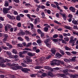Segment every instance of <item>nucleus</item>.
<instances>
[{
	"mask_svg": "<svg viewBox=\"0 0 78 78\" xmlns=\"http://www.w3.org/2000/svg\"><path fill=\"white\" fill-rule=\"evenodd\" d=\"M18 64L13 63L12 64V66H13L14 67H12L11 69L13 70H16L18 69H21L22 67L20 66H18Z\"/></svg>",
	"mask_w": 78,
	"mask_h": 78,
	"instance_id": "f257e3e1",
	"label": "nucleus"
},
{
	"mask_svg": "<svg viewBox=\"0 0 78 78\" xmlns=\"http://www.w3.org/2000/svg\"><path fill=\"white\" fill-rule=\"evenodd\" d=\"M60 62L59 60H58L57 59H54L52 61V63H51V66H55L56 65L57 66H60Z\"/></svg>",
	"mask_w": 78,
	"mask_h": 78,
	"instance_id": "f03ea898",
	"label": "nucleus"
},
{
	"mask_svg": "<svg viewBox=\"0 0 78 78\" xmlns=\"http://www.w3.org/2000/svg\"><path fill=\"white\" fill-rule=\"evenodd\" d=\"M10 62L11 61L10 60H8L7 59H4L2 58L0 61V66H1V67H4L5 66V64H3V63H5V62Z\"/></svg>",
	"mask_w": 78,
	"mask_h": 78,
	"instance_id": "7ed1b4c3",
	"label": "nucleus"
},
{
	"mask_svg": "<svg viewBox=\"0 0 78 78\" xmlns=\"http://www.w3.org/2000/svg\"><path fill=\"white\" fill-rule=\"evenodd\" d=\"M27 51H24L23 52H20L19 53V55L21 58H24L25 56L22 55H23L24 54L27 53Z\"/></svg>",
	"mask_w": 78,
	"mask_h": 78,
	"instance_id": "20e7f679",
	"label": "nucleus"
},
{
	"mask_svg": "<svg viewBox=\"0 0 78 78\" xmlns=\"http://www.w3.org/2000/svg\"><path fill=\"white\" fill-rule=\"evenodd\" d=\"M20 33L18 34L19 36H25V34L23 30H20Z\"/></svg>",
	"mask_w": 78,
	"mask_h": 78,
	"instance_id": "39448f33",
	"label": "nucleus"
},
{
	"mask_svg": "<svg viewBox=\"0 0 78 78\" xmlns=\"http://www.w3.org/2000/svg\"><path fill=\"white\" fill-rule=\"evenodd\" d=\"M26 59L27 60H24L23 62H25V63H26V64H29V63L30 62V57L29 56H27Z\"/></svg>",
	"mask_w": 78,
	"mask_h": 78,
	"instance_id": "423d86ee",
	"label": "nucleus"
},
{
	"mask_svg": "<svg viewBox=\"0 0 78 78\" xmlns=\"http://www.w3.org/2000/svg\"><path fill=\"white\" fill-rule=\"evenodd\" d=\"M60 15L62 16L64 20H66V19L67 18L66 14L65 13H60Z\"/></svg>",
	"mask_w": 78,
	"mask_h": 78,
	"instance_id": "0eeeda50",
	"label": "nucleus"
},
{
	"mask_svg": "<svg viewBox=\"0 0 78 78\" xmlns=\"http://www.w3.org/2000/svg\"><path fill=\"white\" fill-rule=\"evenodd\" d=\"M55 57L56 58H60L62 57V55L59 53H57L55 54Z\"/></svg>",
	"mask_w": 78,
	"mask_h": 78,
	"instance_id": "6e6552de",
	"label": "nucleus"
},
{
	"mask_svg": "<svg viewBox=\"0 0 78 78\" xmlns=\"http://www.w3.org/2000/svg\"><path fill=\"white\" fill-rule=\"evenodd\" d=\"M22 71L24 73H27L28 71H30V70L29 69H27V68H24L22 69H21Z\"/></svg>",
	"mask_w": 78,
	"mask_h": 78,
	"instance_id": "1a4fd4ad",
	"label": "nucleus"
},
{
	"mask_svg": "<svg viewBox=\"0 0 78 78\" xmlns=\"http://www.w3.org/2000/svg\"><path fill=\"white\" fill-rule=\"evenodd\" d=\"M69 44H71L72 46H74L75 45V41L74 40H70L69 41Z\"/></svg>",
	"mask_w": 78,
	"mask_h": 78,
	"instance_id": "9d476101",
	"label": "nucleus"
},
{
	"mask_svg": "<svg viewBox=\"0 0 78 78\" xmlns=\"http://www.w3.org/2000/svg\"><path fill=\"white\" fill-rule=\"evenodd\" d=\"M9 11L8 10V9L7 8H4L3 9V12L4 13V14H6L8 13V11Z\"/></svg>",
	"mask_w": 78,
	"mask_h": 78,
	"instance_id": "9b49d317",
	"label": "nucleus"
},
{
	"mask_svg": "<svg viewBox=\"0 0 78 78\" xmlns=\"http://www.w3.org/2000/svg\"><path fill=\"white\" fill-rule=\"evenodd\" d=\"M69 9L73 12H75V9L72 6L70 7L69 8Z\"/></svg>",
	"mask_w": 78,
	"mask_h": 78,
	"instance_id": "f8f14e48",
	"label": "nucleus"
},
{
	"mask_svg": "<svg viewBox=\"0 0 78 78\" xmlns=\"http://www.w3.org/2000/svg\"><path fill=\"white\" fill-rule=\"evenodd\" d=\"M37 42L38 45H40V46H42V41L41 40H38Z\"/></svg>",
	"mask_w": 78,
	"mask_h": 78,
	"instance_id": "ddd939ff",
	"label": "nucleus"
},
{
	"mask_svg": "<svg viewBox=\"0 0 78 78\" xmlns=\"http://www.w3.org/2000/svg\"><path fill=\"white\" fill-rule=\"evenodd\" d=\"M28 55V56H35V54L34 53H32L31 52H29L27 54Z\"/></svg>",
	"mask_w": 78,
	"mask_h": 78,
	"instance_id": "4468645a",
	"label": "nucleus"
},
{
	"mask_svg": "<svg viewBox=\"0 0 78 78\" xmlns=\"http://www.w3.org/2000/svg\"><path fill=\"white\" fill-rule=\"evenodd\" d=\"M51 41V38L47 39L44 40V42L45 43H48L50 42V41Z\"/></svg>",
	"mask_w": 78,
	"mask_h": 78,
	"instance_id": "2eb2a0df",
	"label": "nucleus"
},
{
	"mask_svg": "<svg viewBox=\"0 0 78 78\" xmlns=\"http://www.w3.org/2000/svg\"><path fill=\"white\" fill-rule=\"evenodd\" d=\"M48 74L49 76H51V77H53L54 75L51 72H49L48 73Z\"/></svg>",
	"mask_w": 78,
	"mask_h": 78,
	"instance_id": "dca6fc26",
	"label": "nucleus"
},
{
	"mask_svg": "<svg viewBox=\"0 0 78 78\" xmlns=\"http://www.w3.org/2000/svg\"><path fill=\"white\" fill-rule=\"evenodd\" d=\"M51 51L52 54H55L56 53V50L55 48H52V49L51 50Z\"/></svg>",
	"mask_w": 78,
	"mask_h": 78,
	"instance_id": "f3484780",
	"label": "nucleus"
},
{
	"mask_svg": "<svg viewBox=\"0 0 78 78\" xmlns=\"http://www.w3.org/2000/svg\"><path fill=\"white\" fill-rule=\"evenodd\" d=\"M38 76H41V78H42L43 77H45V76H46V74L45 73H43L41 75H41L39 74Z\"/></svg>",
	"mask_w": 78,
	"mask_h": 78,
	"instance_id": "a211bd4d",
	"label": "nucleus"
},
{
	"mask_svg": "<svg viewBox=\"0 0 78 78\" xmlns=\"http://www.w3.org/2000/svg\"><path fill=\"white\" fill-rule=\"evenodd\" d=\"M41 15L42 16V17L43 18V19H46L45 16V15L44 12H42L41 13Z\"/></svg>",
	"mask_w": 78,
	"mask_h": 78,
	"instance_id": "6ab92c4d",
	"label": "nucleus"
},
{
	"mask_svg": "<svg viewBox=\"0 0 78 78\" xmlns=\"http://www.w3.org/2000/svg\"><path fill=\"white\" fill-rule=\"evenodd\" d=\"M4 6H5V7H7V6H9V3L8 2L6 1L5 2Z\"/></svg>",
	"mask_w": 78,
	"mask_h": 78,
	"instance_id": "aec40b11",
	"label": "nucleus"
},
{
	"mask_svg": "<svg viewBox=\"0 0 78 78\" xmlns=\"http://www.w3.org/2000/svg\"><path fill=\"white\" fill-rule=\"evenodd\" d=\"M70 78H72L73 77V78H75V77H76V76L78 77V74L76 75H72L70 74Z\"/></svg>",
	"mask_w": 78,
	"mask_h": 78,
	"instance_id": "412c9836",
	"label": "nucleus"
},
{
	"mask_svg": "<svg viewBox=\"0 0 78 78\" xmlns=\"http://www.w3.org/2000/svg\"><path fill=\"white\" fill-rule=\"evenodd\" d=\"M37 75H38V73H37V74H34L31 75H30L31 77H36Z\"/></svg>",
	"mask_w": 78,
	"mask_h": 78,
	"instance_id": "4be33fe9",
	"label": "nucleus"
},
{
	"mask_svg": "<svg viewBox=\"0 0 78 78\" xmlns=\"http://www.w3.org/2000/svg\"><path fill=\"white\" fill-rule=\"evenodd\" d=\"M65 28L66 29L69 30H72V27H70L69 26H66L65 27Z\"/></svg>",
	"mask_w": 78,
	"mask_h": 78,
	"instance_id": "5701e85b",
	"label": "nucleus"
},
{
	"mask_svg": "<svg viewBox=\"0 0 78 78\" xmlns=\"http://www.w3.org/2000/svg\"><path fill=\"white\" fill-rule=\"evenodd\" d=\"M32 45V43L30 42L29 43L27 44V45H26V47H30Z\"/></svg>",
	"mask_w": 78,
	"mask_h": 78,
	"instance_id": "b1692460",
	"label": "nucleus"
},
{
	"mask_svg": "<svg viewBox=\"0 0 78 78\" xmlns=\"http://www.w3.org/2000/svg\"><path fill=\"white\" fill-rule=\"evenodd\" d=\"M72 22L73 24L74 25H77L78 23H77V22L76 20H73L72 21Z\"/></svg>",
	"mask_w": 78,
	"mask_h": 78,
	"instance_id": "393cba45",
	"label": "nucleus"
},
{
	"mask_svg": "<svg viewBox=\"0 0 78 78\" xmlns=\"http://www.w3.org/2000/svg\"><path fill=\"white\" fill-rule=\"evenodd\" d=\"M65 48L66 50L70 51V50H71V48H69L67 46H65Z\"/></svg>",
	"mask_w": 78,
	"mask_h": 78,
	"instance_id": "a878e982",
	"label": "nucleus"
},
{
	"mask_svg": "<svg viewBox=\"0 0 78 78\" xmlns=\"http://www.w3.org/2000/svg\"><path fill=\"white\" fill-rule=\"evenodd\" d=\"M42 66H37L35 67V69H42Z\"/></svg>",
	"mask_w": 78,
	"mask_h": 78,
	"instance_id": "bb28decb",
	"label": "nucleus"
},
{
	"mask_svg": "<svg viewBox=\"0 0 78 78\" xmlns=\"http://www.w3.org/2000/svg\"><path fill=\"white\" fill-rule=\"evenodd\" d=\"M58 76L64 78L65 76V75L64 74H59Z\"/></svg>",
	"mask_w": 78,
	"mask_h": 78,
	"instance_id": "cd10ccee",
	"label": "nucleus"
},
{
	"mask_svg": "<svg viewBox=\"0 0 78 78\" xmlns=\"http://www.w3.org/2000/svg\"><path fill=\"white\" fill-rule=\"evenodd\" d=\"M44 31H45V32H47V31H48V27H44Z\"/></svg>",
	"mask_w": 78,
	"mask_h": 78,
	"instance_id": "c85d7f7f",
	"label": "nucleus"
},
{
	"mask_svg": "<svg viewBox=\"0 0 78 78\" xmlns=\"http://www.w3.org/2000/svg\"><path fill=\"white\" fill-rule=\"evenodd\" d=\"M77 58L76 56H74L73 57L72 59H71V61H75V59H76V58Z\"/></svg>",
	"mask_w": 78,
	"mask_h": 78,
	"instance_id": "c756f323",
	"label": "nucleus"
},
{
	"mask_svg": "<svg viewBox=\"0 0 78 78\" xmlns=\"http://www.w3.org/2000/svg\"><path fill=\"white\" fill-rule=\"evenodd\" d=\"M37 20V18H36L35 19L34 21V25H36V24L38 22Z\"/></svg>",
	"mask_w": 78,
	"mask_h": 78,
	"instance_id": "7c9ffc66",
	"label": "nucleus"
},
{
	"mask_svg": "<svg viewBox=\"0 0 78 78\" xmlns=\"http://www.w3.org/2000/svg\"><path fill=\"white\" fill-rule=\"evenodd\" d=\"M22 26V24H21V23H19L17 24V27H19V28H20Z\"/></svg>",
	"mask_w": 78,
	"mask_h": 78,
	"instance_id": "2f4dec72",
	"label": "nucleus"
},
{
	"mask_svg": "<svg viewBox=\"0 0 78 78\" xmlns=\"http://www.w3.org/2000/svg\"><path fill=\"white\" fill-rule=\"evenodd\" d=\"M64 39L65 41H66V42H68L69 41V38L68 37H66L64 38Z\"/></svg>",
	"mask_w": 78,
	"mask_h": 78,
	"instance_id": "473e14b6",
	"label": "nucleus"
},
{
	"mask_svg": "<svg viewBox=\"0 0 78 78\" xmlns=\"http://www.w3.org/2000/svg\"><path fill=\"white\" fill-rule=\"evenodd\" d=\"M59 52L61 54H62V55H64V51L61 50H59Z\"/></svg>",
	"mask_w": 78,
	"mask_h": 78,
	"instance_id": "72a5a7b5",
	"label": "nucleus"
},
{
	"mask_svg": "<svg viewBox=\"0 0 78 78\" xmlns=\"http://www.w3.org/2000/svg\"><path fill=\"white\" fill-rule=\"evenodd\" d=\"M45 44L46 45V46H47V47H48L49 48H51V46L50 45V44L49 43H45Z\"/></svg>",
	"mask_w": 78,
	"mask_h": 78,
	"instance_id": "f704fd0d",
	"label": "nucleus"
},
{
	"mask_svg": "<svg viewBox=\"0 0 78 78\" xmlns=\"http://www.w3.org/2000/svg\"><path fill=\"white\" fill-rule=\"evenodd\" d=\"M12 53L15 54H17V51L16 49H13L12 50Z\"/></svg>",
	"mask_w": 78,
	"mask_h": 78,
	"instance_id": "c9c22d12",
	"label": "nucleus"
},
{
	"mask_svg": "<svg viewBox=\"0 0 78 78\" xmlns=\"http://www.w3.org/2000/svg\"><path fill=\"white\" fill-rule=\"evenodd\" d=\"M21 19V18H20V17L19 16H18L16 17V19L17 20H20V19Z\"/></svg>",
	"mask_w": 78,
	"mask_h": 78,
	"instance_id": "e433bc0d",
	"label": "nucleus"
},
{
	"mask_svg": "<svg viewBox=\"0 0 78 78\" xmlns=\"http://www.w3.org/2000/svg\"><path fill=\"white\" fill-rule=\"evenodd\" d=\"M18 39L19 40V41H23V39L20 37H18Z\"/></svg>",
	"mask_w": 78,
	"mask_h": 78,
	"instance_id": "4c0bfd02",
	"label": "nucleus"
},
{
	"mask_svg": "<svg viewBox=\"0 0 78 78\" xmlns=\"http://www.w3.org/2000/svg\"><path fill=\"white\" fill-rule=\"evenodd\" d=\"M68 72H69V73H70V72H75V70L69 69L68 70Z\"/></svg>",
	"mask_w": 78,
	"mask_h": 78,
	"instance_id": "58836bf2",
	"label": "nucleus"
},
{
	"mask_svg": "<svg viewBox=\"0 0 78 78\" xmlns=\"http://www.w3.org/2000/svg\"><path fill=\"white\" fill-rule=\"evenodd\" d=\"M51 7H53V8H56V5H55V4H51Z\"/></svg>",
	"mask_w": 78,
	"mask_h": 78,
	"instance_id": "ea45409f",
	"label": "nucleus"
},
{
	"mask_svg": "<svg viewBox=\"0 0 78 78\" xmlns=\"http://www.w3.org/2000/svg\"><path fill=\"white\" fill-rule=\"evenodd\" d=\"M64 61H65L66 62H69V59L65 58L64 59Z\"/></svg>",
	"mask_w": 78,
	"mask_h": 78,
	"instance_id": "a19ab883",
	"label": "nucleus"
},
{
	"mask_svg": "<svg viewBox=\"0 0 78 78\" xmlns=\"http://www.w3.org/2000/svg\"><path fill=\"white\" fill-rule=\"evenodd\" d=\"M17 46L18 47H23V46L21 44H18Z\"/></svg>",
	"mask_w": 78,
	"mask_h": 78,
	"instance_id": "79ce46f5",
	"label": "nucleus"
},
{
	"mask_svg": "<svg viewBox=\"0 0 78 78\" xmlns=\"http://www.w3.org/2000/svg\"><path fill=\"white\" fill-rule=\"evenodd\" d=\"M2 48L3 49H4V50H7L8 49V48L7 47H4L3 46H2Z\"/></svg>",
	"mask_w": 78,
	"mask_h": 78,
	"instance_id": "37998d69",
	"label": "nucleus"
},
{
	"mask_svg": "<svg viewBox=\"0 0 78 78\" xmlns=\"http://www.w3.org/2000/svg\"><path fill=\"white\" fill-rule=\"evenodd\" d=\"M28 50V51H31V50L30 49L28 48H25L23 50Z\"/></svg>",
	"mask_w": 78,
	"mask_h": 78,
	"instance_id": "c03bdc74",
	"label": "nucleus"
},
{
	"mask_svg": "<svg viewBox=\"0 0 78 78\" xmlns=\"http://www.w3.org/2000/svg\"><path fill=\"white\" fill-rule=\"evenodd\" d=\"M37 32L39 33V34H41V33H42V31L40 29H38L37 30Z\"/></svg>",
	"mask_w": 78,
	"mask_h": 78,
	"instance_id": "a18cd8bd",
	"label": "nucleus"
},
{
	"mask_svg": "<svg viewBox=\"0 0 78 78\" xmlns=\"http://www.w3.org/2000/svg\"><path fill=\"white\" fill-rule=\"evenodd\" d=\"M71 53L73 55H76L77 54V52L75 51H72Z\"/></svg>",
	"mask_w": 78,
	"mask_h": 78,
	"instance_id": "49530a36",
	"label": "nucleus"
},
{
	"mask_svg": "<svg viewBox=\"0 0 78 78\" xmlns=\"http://www.w3.org/2000/svg\"><path fill=\"white\" fill-rule=\"evenodd\" d=\"M25 38L27 41H30V38H29V37H28L26 36L25 37Z\"/></svg>",
	"mask_w": 78,
	"mask_h": 78,
	"instance_id": "de8ad7c7",
	"label": "nucleus"
},
{
	"mask_svg": "<svg viewBox=\"0 0 78 78\" xmlns=\"http://www.w3.org/2000/svg\"><path fill=\"white\" fill-rule=\"evenodd\" d=\"M53 41L54 42H58V40L57 39H53Z\"/></svg>",
	"mask_w": 78,
	"mask_h": 78,
	"instance_id": "09e8293b",
	"label": "nucleus"
},
{
	"mask_svg": "<svg viewBox=\"0 0 78 78\" xmlns=\"http://www.w3.org/2000/svg\"><path fill=\"white\" fill-rule=\"evenodd\" d=\"M67 72H68V69H66L62 71V72L63 73H66Z\"/></svg>",
	"mask_w": 78,
	"mask_h": 78,
	"instance_id": "8fccbe9b",
	"label": "nucleus"
},
{
	"mask_svg": "<svg viewBox=\"0 0 78 78\" xmlns=\"http://www.w3.org/2000/svg\"><path fill=\"white\" fill-rule=\"evenodd\" d=\"M30 33V32H29V31H25V33L26 35H27V34H29Z\"/></svg>",
	"mask_w": 78,
	"mask_h": 78,
	"instance_id": "3c124183",
	"label": "nucleus"
},
{
	"mask_svg": "<svg viewBox=\"0 0 78 78\" xmlns=\"http://www.w3.org/2000/svg\"><path fill=\"white\" fill-rule=\"evenodd\" d=\"M59 61H60V64H62L63 65H64V61H61V60H59Z\"/></svg>",
	"mask_w": 78,
	"mask_h": 78,
	"instance_id": "603ef678",
	"label": "nucleus"
},
{
	"mask_svg": "<svg viewBox=\"0 0 78 78\" xmlns=\"http://www.w3.org/2000/svg\"><path fill=\"white\" fill-rule=\"evenodd\" d=\"M21 65L23 66V67H26L27 66L25 65L23 63H21Z\"/></svg>",
	"mask_w": 78,
	"mask_h": 78,
	"instance_id": "864d4df0",
	"label": "nucleus"
},
{
	"mask_svg": "<svg viewBox=\"0 0 78 78\" xmlns=\"http://www.w3.org/2000/svg\"><path fill=\"white\" fill-rule=\"evenodd\" d=\"M6 53L8 55H11V52L9 51H7Z\"/></svg>",
	"mask_w": 78,
	"mask_h": 78,
	"instance_id": "5fc2aeb1",
	"label": "nucleus"
},
{
	"mask_svg": "<svg viewBox=\"0 0 78 78\" xmlns=\"http://www.w3.org/2000/svg\"><path fill=\"white\" fill-rule=\"evenodd\" d=\"M54 22L55 23H57V24H59V25H61V23H59L58 21H57L55 20L54 21Z\"/></svg>",
	"mask_w": 78,
	"mask_h": 78,
	"instance_id": "6e6d98bb",
	"label": "nucleus"
},
{
	"mask_svg": "<svg viewBox=\"0 0 78 78\" xmlns=\"http://www.w3.org/2000/svg\"><path fill=\"white\" fill-rule=\"evenodd\" d=\"M58 37V35L57 34H55V35L53 36L54 38H57Z\"/></svg>",
	"mask_w": 78,
	"mask_h": 78,
	"instance_id": "4d7b16f0",
	"label": "nucleus"
},
{
	"mask_svg": "<svg viewBox=\"0 0 78 78\" xmlns=\"http://www.w3.org/2000/svg\"><path fill=\"white\" fill-rule=\"evenodd\" d=\"M14 2L16 3H20V1L19 0H13Z\"/></svg>",
	"mask_w": 78,
	"mask_h": 78,
	"instance_id": "13d9d810",
	"label": "nucleus"
},
{
	"mask_svg": "<svg viewBox=\"0 0 78 78\" xmlns=\"http://www.w3.org/2000/svg\"><path fill=\"white\" fill-rule=\"evenodd\" d=\"M32 44L34 46H36V45H37V44L35 42H34Z\"/></svg>",
	"mask_w": 78,
	"mask_h": 78,
	"instance_id": "bf43d9fd",
	"label": "nucleus"
},
{
	"mask_svg": "<svg viewBox=\"0 0 78 78\" xmlns=\"http://www.w3.org/2000/svg\"><path fill=\"white\" fill-rule=\"evenodd\" d=\"M47 12L48 14H51V11L50 10H47Z\"/></svg>",
	"mask_w": 78,
	"mask_h": 78,
	"instance_id": "052dcab7",
	"label": "nucleus"
},
{
	"mask_svg": "<svg viewBox=\"0 0 78 78\" xmlns=\"http://www.w3.org/2000/svg\"><path fill=\"white\" fill-rule=\"evenodd\" d=\"M62 43L63 44H67V42L64 40H62Z\"/></svg>",
	"mask_w": 78,
	"mask_h": 78,
	"instance_id": "680f3d73",
	"label": "nucleus"
},
{
	"mask_svg": "<svg viewBox=\"0 0 78 78\" xmlns=\"http://www.w3.org/2000/svg\"><path fill=\"white\" fill-rule=\"evenodd\" d=\"M7 39V38H4L3 40V42H4V43H5V42H6Z\"/></svg>",
	"mask_w": 78,
	"mask_h": 78,
	"instance_id": "e2e57ef3",
	"label": "nucleus"
},
{
	"mask_svg": "<svg viewBox=\"0 0 78 78\" xmlns=\"http://www.w3.org/2000/svg\"><path fill=\"white\" fill-rule=\"evenodd\" d=\"M13 13L14 15H18V13L17 12V11H14L13 12Z\"/></svg>",
	"mask_w": 78,
	"mask_h": 78,
	"instance_id": "0e129e2a",
	"label": "nucleus"
},
{
	"mask_svg": "<svg viewBox=\"0 0 78 78\" xmlns=\"http://www.w3.org/2000/svg\"><path fill=\"white\" fill-rule=\"evenodd\" d=\"M66 53L68 55H71V54L69 52H66Z\"/></svg>",
	"mask_w": 78,
	"mask_h": 78,
	"instance_id": "69168bd1",
	"label": "nucleus"
},
{
	"mask_svg": "<svg viewBox=\"0 0 78 78\" xmlns=\"http://www.w3.org/2000/svg\"><path fill=\"white\" fill-rule=\"evenodd\" d=\"M24 13H28V10H25L23 11Z\"/></svg>",
	"mask_w": 78,
	"mask_h": 78,
	"instance_id": "338daca9",
	"label": "nucleus"
},
{
	"mask_svg": "<svg viewBox=\"0 0 78 78\" xmlns=\"http://www.w3.org/2000/svg\"><path fill=\"white\" fill-rule=\"evenodd\" d=\"M34 2L37 3H39V1L38 0H34Z\"/></svg>",
	"mask_w": 78,
	"mask_h": 78,
	"instance_id": "774afa93",
	"label": "nucleus"
}]
</instances>
